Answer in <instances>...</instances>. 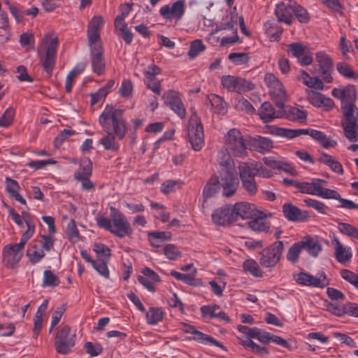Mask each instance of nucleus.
<instances>
[{
	"label": "nucleus",
	"instance_id": "1",
	"mask_svg": "<svg viewBox=\"0 0 358 358\" xmlns=\"http://www.w3.org/2000/svg\"><path fill=\"white\" fill-rule=\"evenodd\" d=\"M99 122L108 134L103 137L100 143L107 150L115 152L119 144L115 137L110 133L112 130L117 138L122 139L126 134L127 128L122 117V112L114 110L112 107H106L99 117Z\"/></svg>",
	"mask_w": 358,
	"mask_h": 358
},
{
	"label": "nucleus",
	"instance_id": "2",
	"mask_svg": "<svg viewBox=\"0 0 358 358\" xmlns=\"http://www.w3.org/2000/svg\"><path fill=\"white\" fill-rule=\"evenodd\" d=\"M217 162L221 167L218 181L222 194L225 197L232 196L239 186L234 161L229 155L222 152L217 157Z\"/></svg>",
	"mask_w": 358,
	"mask_h": 358
},
{
	"label": "nucleus",
	"instance_id": "3",
	"mask_svg": "<svg viewBox=\"0 0 358 358\" xmlns=\"http://www.w3.org/2000/svg\"><path fill=\"white\" fill-rule=\"evenodd\" d=\"M110 220L103 216L97 217V224L117 237L131 236L133 230L126 217L114 207H110Z\"/></svg>",
	"mask_w": 358,
	"mask_h": 358
},
{
	"label": "nucleus",
	"instance_id": "4",
	"mask_svg": "<svg viewBox=\"0 0 358 358\" xmlns=\"http://www.w3.org/2000/svg\"><path fill=\"white\" fill-rule=\"evenodd\" d=\"M238 18V15L236 13H231L226 16L220 25L211 31L210 35L220 33L221 46L229 47L241 42L236 28Z\"/></svg>",
	"mask_w": 358,
	"mask_h": 358
},
{
	"label": "nucleus",
	"instance_id": "5",
	"mask_svg": "<svg viewBox=\"0 0 358 358\" xmlns=\"http://www.w3.org/2000/svg\"><path fill=\"white\" fill-rule=\"evenodd\" d=\"M224 150L219 152L218 155L224 152L232 159L231 157H242L247 154L245 139L237 129H231L226 133L224 137Z\"/></svg>",
	"mask_w": 358,
	"mask_h": 358
},
{
	"label": "nucleus",
	"instance_id": "6",
	"mask_svg": "<svg viewBox=\"0 0 358 358\" xmlns=\"http://www.w3.org/2000/svg\"><path fill=\"white\" fill-rule=\"evenodd\" d=\"M54 240L50 236L41 235L37 236L27 250V257L33 264L38 263L48 252L53 248Z\"/></svg>",
	"mask_w": 358,
	"mask_h": 358
},
{
	"label": "nucleus",
	"instance_id": "7",
	"mask_svg": "<svg viewBox=\"0 0 358 358\" xmlns=\"http://www.w3.org/2000/svg\"><path fill=\"white\" fill-rule=\"evenodd\" d=\"M58 45L57 38L45 36L41 42L38 54L43 69L50 76L55 64L56 51Z\"/></svg>",
	"mask_w": 358,
	"mask_h": 358
},
{
	"label": "nucleus",
	"instance_id": "8",
	"mask_svg": "<svg viewBox=\"0 0 358 358\" xmlns=\"http://www.w3.org/2000/svg\"><path fill=\"white\" fill-rule=\"evenodd\" d=\"M326 183L324 180L314 178L310 182L301 181L299 192L310 195L317 196L323 199H338V192L322 186Z\"/></svg>",
	"mask_w": 358,
	"mask_h": 358
},
{
	"label": "nucleus",
	"instance_id": "9",
	"mask_svg": "<svg viewBox=\"0 0 358 358\" xmlns=\"http://www.w3.org/2000/svg\"><path fill=\"white\" fill-rule=\"evenodd\" d=\"M264 83L268 89V93L276 106L282 108L284 102L287 100L288 95L282 83L272 73H266Z\"/></svg>",
	"mask_w": 358,
	"mask_h": 358
},
{
	"label": "nucleus",
	"instance_id": "10",
	"mask_svg": "<svg viewBox=\"0 0 358 358\" xmlns=\"http://www.w3.org/2000/svg\"><path fill=\"white\" fill-rule=\"evenodd\" d=\"M187 135L192 149L195 151L201 150L204 145L203 129L200 118L195 113L189 117Z\"/></svg>",
	"mask_w": 358,
	"mask_h": 358
},
{
	"label": "nucleus",
	"instance_id": "11",
	"mask_svg": "<svg viewBox=\"0 0 358 358\" xmlns=\"http://www.w3.org/2000/svg\"><path fill=\"white\" fill-rule=\"evenodd\" d=\"M24 246L20 243L7 244L2 248L1 262L3 266L8 269L17 267L23 257Z\"/></svg>",
	"mask_w": 358,
	"mask_h": 358
},
{
	"label": "nucleus",
	"instance_id": "12",
	"mask_svg": "<svg viewBox=\"0 0 358 358\" xmlns=\"http://www.w3.org/2000/svg\"><path fill=\"white\" fill-rule=\"evenodd\" d=\"M284 246L282 241H276L269 248L264 249L259 259L260 264L266 268L274 266L280 260Z\"/></svg>",
	"mask_w": 358,
	"mask_h": 358
},
{
	"label": "nucleus",
	"instance_id": "13",
	"mask_svg": "<svg viewBox=\"0 0 358 358\" xmlns=\"http://www.w3.org/2000/svg\"><path fill=\"white\" fill-rule=\"evenodd\" d=\"M221 84L230 92H242L251 90L254 85L249 81L234 76L226 75L221 78Z\"/></svg>",
	"mask_w": 358,
	"mask_h": 358
},
{
	"label": "nucleus",
	"instance_id": "14",
	"mask_svg": "<svg viewBox=\"0 0 358 358\" xmlns=\"http://www.w3.org/2000/svg\"><path fill=\"white\" fill-rule=\"evenodd\" d=\"M234 222L239 218L242 220L252 219L259 215V211L252 203L241 201L231 206Z\"/></svg>",
	"mask_w": 358,
	"mask_h": 358
},
{
	"label": "nucleus",
	"instance_id": "15",
	"mask_svg": "<svg viewBox=\"0 0 358 358\" xmlns=\"http://www.w3.org/2000/svg\"><path fill=\"white\" fill-rule=\"evenodd\" d=\"M90 47L92 71L99 76L103 75L106 69V62L103 56V45H90Z\"/></svg>",
	"mask_w": 358,
	"mask_h": 358
},
{
	"label": "nucleus",
	"instance_id": "16",
	"mask_svg": "<svg viewBox=\"0 0 358 358\" xmlns=\"http://www.w3.org/2000/svg\"><path fill=\"white\" fill-rule=\"evenodd\" d=\"M185 6L184 1L178 0L171 5H164L159 9V14L164 19L169 20H180L185 14Z\"/></svg>",
	"mask_w": 358,
	"mask_h": 358
},
{
	"label": "nucleus",
	"instance_id": "17",
	"mask_svg": "<svg viewBox=\"0 0 358 358\" xmlns=\"http://www.w3.org/2000/svg\"><path fill=\"white\" fill-rule=\"evenodd\" d=\"M103 24V18L101 15L94 16L88 23L87 40L89 45L102 44L100 30Z\"/></svg>",
	"mask_w": 358,
	"mask_h": 358
},
{
	"label": "nucleus",
	"instance_id": "18",
	"mask_svg": "<svg viewBox=\"0 0 358 358\" xmlns=\"http://www.w3.org/2000/svg\"><path fill=\"white\" fill-rule=\"evenodd\" d=\"M238 169L242 185L245 189L250 194H255L257 192V187L254 179L255 173H252L251 167L245 163H241Z\"/></svg>",
	"mask_w": 358,
	"mask_h": 358
},
{
	"label": "nucleus",
	"instance_id": "19",
	"mask_svg": "<svg viewBox=\"0 0 358 358\" xmlns=\"http://www.w3.org/2000/svg\"><path fill=\"white\" fill-rule=\"evenodd\" d=\"M336 259L341 264L350 262L352 257L350 247L344 245L338 238L334 237L331 240Z\"/></svg>",
	"mask_w": 358,
	"mask_h": 358
},
{
	"label": "nucleus",
	"instance_id": "20",
	"mask_svg": "<svg viewBox=\"0 0 358 358\" xmlns=\"http://www.w3.org/2000/svg\"><path fill=\"white\" fill-rule=\"evenodd\" d=\"M316 62L320 67L323 80L326 83H330L332 78L330 75L334 69V63L331 58L324 52H319L315 55Z\"/></svg>",
	"mask_w": 358,
	"mask_h": 358
},
{
	"label": "nucleus",
	"instance_id": "21",
	"mask_svg": "<svg viewBox=\"0 0 358 358\" xmlns=\"http://www.w3.org/2000/svg\"><path fill=\"white\" fill-rule=\"evenodd\" d=\"M305 92L308 101L313 106L325 110L333 108L334 103L330 98L326 97L321 93L310 89L306 90Z\"/></svg>",
	"mask_w": 358,
	"mask_h": 358
},
{
	"label": "nucleus",
	"instance_id": "22",
	"mask_svg": "<svg viewBox=\"0 0 358 358\" xmlns=\"http://www.w3.org/2000/svg\"><path fill=\"white\" fill-rule=\"evenodd\" d=\"M163 99L165 103L169 105L178 116L180 117H184L185 116V109L178 92L174 91H168L164 94Z\"/></svg>",
	"mask_w": 358,
	"mask_h": 358
},
{
	"label": "nucleus",
	"instance_id": "23",
	"mask_svg": "<svg viewBox=\"0 0 358 358\" xmlns=\"http://www.w3.org/2000/svg\"><path fill=\"white\" fill-rule=\"evenodd\" d=\"M212 220L219 225H225L234 222L231 206L225 205L215 210L212 214Z\"/></svg>",
	"mask_w": 358,
	"mask_h": 358
},
{
	"label": "nucleus",
	"instance_id": "24",
	"mask_svg": "<svg viewBox=\"0 0 358 358\" xmlns=\"http://www.w3.org/2000/svg\"><path fill=\"white\" fill-rule=\"evenodd\" d=\"M294 280L300 285L322 287L326 285L325 275L322 273L318 277L309 275L306 273L296 274Z\"/></svg>",
	"mask_w": 358,
	"mask_h": 358
},
{
	"label": "nucleus",
	"instance_id": "25",
	"mask_svg": "<svg viewBox=\"0 0 358 358\" xmlns=\"http://www.w3.org/2000/svg\"><path fill=\"white\" fill-rule=\"evenodd\" d=\"M295 9V4L291 5L281 2L276 6L275 15L278 21L287 24H291L294 20L293 15Z\"/></svg>",
	"mask_w": 358,
	"mask_h": 358
},
{
	"label": "nucleus",
	"instance_id": "26",
	"mask_svg": "<svg viewBox=\"0 0 358 358\" xmlns=\"http://www.w3.org/2000/svg\"><path fill=\"white\" fill-rule=\"evenodd\" d=\"M138 282L149 291L155 290V285L159 281V275L152 269L144 268L141 274L137 277Z\"/></svg>",
	"mask_w": 358,
	"mask_h": 358
},
{
	"label": "nucleus",
	"instance_id": "27",
	"mask_svg": "<svg viewBox=\"0 0 358 358\" xmlns=\"http://www.w3.org/2000/svg\"><path fill=\"white\" fill-rule=\"evenodd\" d=\"M332 95L341 99V106L344 103H355L356 99V90L353 85H348L344 88H336L332 90Z\"/></svg>",
	"mask_w": 358,
	"mask_h": 358
},
{
	"label": "nucleus",
	"instance_id": "28",
	"mask_svg": "<svg viewBox=\"0 0 358 358\" xmlns=\"http://www.w3.org/2000/svg\"><path fill=\"white\" fill-rule=\"evenodd\" d=\"M297 80L301 82L308 89H315L322 90L324 88L323 78L320 79L317 76H310L306 71L301 69L297 76Z\"/></svg>",
	"mask_w": 358,
	"mask_h": 358
},
{
	"label": "nucleus",
	"instance_id": "29",
	"mask_svg": "<svg viewBox=\"0 0 358 358\" xmlns=\"http://www.w3.org/2000/svg\"><path fill=\"white\" fill-rule=\"evenodd\" d=\"M284 215L292 221H304L308 217V213L306 211H302L296 206L290 203H285L282 206Z\"/></svg>",
	"mask_w": 358,
	"mask_h": 358
},
{
	"label": "nucleus",
	"instance_id": "30",
	"mask_svg": "<svg viewBox=\"0 0 358 358\" xmlns=\"http://www.w3.org/2000/svg\"><path fill=\"white\" fill-rule=\"evenodd\" d=\"M179 328L184 332L187 334H190L194 335L193 338L198 342L204 343H211L215 345H219L217 341L214 340L213 338L207 336L206 334H203L201 331H197L195 327L192 325H190L187 323L181 322L179 324Z\"/></svg>",
	"mask_w": 358,
	"mask_h": 358
},
{
	"label": "nucleus",
	"instance_id": "31",
	"mask_svg": "<svg viewBox=\"0 0 358 358\" xmlns=\"http://www.w3.org/2000/svg\"><path fill=\"white\" fill-rule=\"evenodd\" d=\"M249 146L250 150L260 153H266L272 149L273 143L267 138L257 136L250 139Z\"/></svg>",
	"mask_w": 358,
	"mask_h": 358
},
{
	"label": "nucleus",
	"instance_id": "32",
	"mask_svg": "<svg viewBox=\"0 0 358 358\" xmlns=\"http://www.w3.org/2000/svg\"><path fill=\"white\" fill-rule=\"evenodd\" d=\"M341 108L344 116L342 124L358 125V108L355 103H344Z\"/></svg>",
	"mask_w": 358,
	"mask_h": 358
},
{
	"label": "nucleus",
	"instance_id": "33",
	"mask_svg": "<svg viewBox=\"0 0 358 358\" xmlns=\"http://www.w3.org/2000/svg\"><path fill=\"white\" fill-rule=\"evenodd\" d=\"M48 308V301L45 300L38 307L34 319V334L37 337L46 320V310Z\"/></svg>",
	"mask_w": 358,
	"mask_h": 358
},
{
	"label": "nucleus",
	"instance_id": "34",
	"mask_svg": "<svg viewBox=\"0 0 358 358\" xmlns=\"http://www.w3.org/2000/svg\"><path fill=\"white\" fill-rule=\"evenodd\" d=\"M6 182V189L9 194L10 197L15 199L16 201L20 202L23 205H26L25 199L20 195L19 191L20 189V187L18 182L11 179L8 177L5 179Z\"/></svg>",
	"mask_w": 358,
	"mask_h": 358
},
{
	"label": "nucleus",
	"instance_id": "35",
	"mask_svg": "<svg viewBox=\"0 0 358 358\" xmlns=\"http://www.w3.org/2000/svg\"><path fill=\"white\" fill-rule=\"evenodd\" d=\"M259 115L264 122H271L275 118L281 117L282 115L281 112L275 111L272 105L268 102H264L262 105Z\"/></svg>",
	"mask_w": 358,
	"mask_h": 358
},
{
	"label": "nucleus",
	"instance_id": "36",
	"mask_svg": "<svg viewBox=\"0 0 358 358\" xmlns=\"http://www.w3.org/2000/svg\"><path fill=\"white\" fill-rule=\"evenodd\" d=\"M148 238L152 247L159 248L166 241L171 239V234L169 231H154L148 234Z\"/></svg>",
	"mask_w": 358,
	"mask_h": 358
},
{
	"label": "nucleus",
	"instance_id": "37",
	"mask_svg": "<svg viewBox=\"0 0 358 358\" xmlns=\"http://www.w3.org/2000/svg\"><path fill=\"white\" fill-rule=\"evenodd\" d=\"M202 316L212 319L214 317H218L221 320H228V317L226 314L220 310L218 306H205L201 308Z\"/></svg>",
	"mask_w": 358,
	"mask_h": 358
},
{
	"label": "nucleus",
	"instance_id": "38",
	"mask_svg": "<svg viewBox=\"0 0 358 358\" xmlns=\"http://www.w3.org/2000/svg\"><path fill=\"white\" fill-rule=\"evenodd\" d=\"M115 81L113 80H110L104 87L100 88L95 93L92 94L91 104L95 105L103 102L107 94L109 93L110 90L113 87Z\"/></svg>",
	"mask_w": 358,
	"mask_h": 358
},
{
	"label": "nucleus",
	"instance_id": "39",
	"mask_svg": "<svg viewBox=\"0 0 358 358\" xmlns=\"http://www.w3.org/2000/svg\"><path fill=\"white\" fill-rule=\"evenodd\" d=\"M220 189L218 177H212L205 185L203 190V198L205 201L207 199L214 196Z\"/></svg>",
	"mask_w": 358,
	"mask_h": 358
},
{
	"label": "nucleus",
	"instance_id": "40",
	"mask_svg": "<svg viewBox=\"0 0 358 358\" xmlns=\"http://www.w3.org/2000/svg\"><path fill=\"white\" fill-rule=\"evenodd\" d=\"M301 242L303 248L306 249L308 253L314 257H316L321 251V245L317 240L309 236L305 237Z\"/></svg>",
	"mask_w": 358,
	"mask_h": 358
},
{
	"label": "nucleus",
	"instance_id": "41",
	"mask_svg": "<svg viewBox=\"0 0 358 358\" xmlns=\"http://www.w3.org/2000/svg\"><path fill=\"white\" fill-rule=\"evenodd\" d=\"M338 231L350 238L358 240V228L346 222H339L337 225Z\"/></svg>",
	"mask_w": 358,
	"mask_h": 358
},
{
	"label": "nucleus",
	"instance_id": "42",
	"mask_svg": "<svg viewBox=\"0 0 358 358\" xmlns=\"http://www.w3.org/2000/svg\"><path fill=\"white\" fill-rule=\"evenodd\" d=\"M67 331L64 327L56 336L55 346L56 350L59 353L65 355L67 353Z\"/></svg>",
	"mask_w": 358,
	"mask_h": 358
},
{
	"label": "nucleus",
	"instance_id": "43",
	"mask_svg": "<svg viewBox=\"0 0 358 358\" xmlns=\"http://www.w3.org/2000/svg\"><path fill=\"white\" fill-rule=\"evenodd\" d=\"M248 225L255 231L262 232L267 231L269 229L268 222L258 215L252 218L248 222Z\"/></svg>",
	"mask_w": 358,
	"mask_h": 358
},
{
	"label": "nucleus",
	"instance_id": "44",
	"mask_svg": "<svg viewBox=\"0 0 358 358\" xmlns=\"http://www.w3.org/2000/svg\"><path fill=\"white\" fill-rule=\"evenodd\" d=\"M24 219L26 220L27 229L22 233L19 242L23 246H25L27 242L33 236L35 232V224L32 222L31 217L26 215Z\"/></svg>",
	"mask_w": 358,
	"mask_h": 358
},
{
	"label": "nucleus",
	"instance_id": "45",
	"mask_svg": "<svg viewBox=\"0 0 358 358\" xmlns=\"http://www.w3.org/2000/svg\"><path fill=\"white\" fill-rule=\"evenodd\" d=\"M269 133L274 136L291 139L295 138L296 134H299L300 131H296V129H289L272 126L269 128Z\"/></svg>",
	"mask_w": 358,
	"mask_h": 358
},
{
	"label": "nucleus",
	"instance_id": "46",
	"mask_svg": "<svg viewBox=\"0 0 358 358\" xmlns=\"http://www.w3.org/2000/svg\"><path fill=\"white\" fill-rule=\"evenodd\" d=\"M93 250L96 253L97 257L102 261L109 259L111 256L110 249L106 245L101 243H94Z\"/></svg>",
	"mask_w": 358,
	"mask_h": 358
},
{
	"label": "nucleus",
	"instance_id": "47",
	"mask_svg": "<svg viewBox=\"0 0 358 358\" xmlns=\"http://www.w3.org/2000/svg\"><path fill=\"white\" fill-rule=\"evenodd\" d=\"M164 313L159 308H150L146 314L147 322L149 324H155L162 320Z\"/></svg>",
	"mask_w": 358,
	"mask_h": 358
},
{
	"label": "nucleus",
	"instance_id": "48",
	"mask_svg": "<svg viewBox=\"0 0 358 358\" xmlns=\"http://www.w3.org/2000/svg\"><path fill=\"white\" fill-rule=\"evenodd\" d=\"M303 249V248L301 241L294 243L287 251L286 256L287 259L292 264L296 263Z\"/></svg>",
	"mask_w": 358,
	"mask_h": 358
},
{
	"label": "nucleus",
	"instance_id": "49",
	"mask_svg": "<svg viewBox=\"0 0 358 358\" xmlns=\"http://www.w3.org/2000/svg\"><path fill=\"white\" fill-rule=\"evenodd\" d=\"M243 269L245 272L250 273L255 277H262V271L258 264L253 259H247L243 262Z\"/></svg>",
	"mask_w": 358,
	"mask_h": 358
},
{
	"label": "nucleus",
	"instance_id": "50",
	"mask_svg": "<svg viewBox=\"0 0 358 358\" xmlns=\"http://www.w3.org/2000/svg\"><path fill=\"white\" fill-rule=\"evenodd\" d=\"M345 136L351 142L358 141V125L342 124Z\"/></svg>",
	"mask_w": 358,
	"mask_h": 358
},
{
	"label": "nucleus",
	"instance_id": "51",
	"mask_svg": "<svg viewBox=\"0 0 358 358\" xmlns=\"http://www.w3.org/2000/svg\"><path fill=\"white\" fill-rule=\"evenodd\" d=\"M213 108L215 112L224 114L227 111V106L224 100L219 96L212 94L209 97Z\"/></svg>",
	"mask_w": 358,
	"mask_h": 358
},
{
	"label": "nucleus",
	"instance_id": "52",
	"mask_svg": "<svg viewBox=\"0 0 358 358\" xmlns=\"http://www.w3.org/2000/svg\"><path fill=\"white\" fill-rule=\"evenodd\" d=\"M8 215L20 229H23L24 227V224H26V220L24 219L25 216L27 215V217H31V215L29 213L23 212L22 215H20L11 208H8Z\"/></svg>",
	"mask_w": 358,
	"mask_h": 358
},
{
	"label": "nucleus",
	"instance_id": "53",
	"mask_svg": "<svg viewBox=\"0 0 358 358\" xmlns=\"http://www.w3.org/2000/svg\"><path fill=\"white\" fill-rule=\"evenodd\" d=\"M59 284V279L57 275H56L53 272L50 270H45L43 273V287H56Z\"/></svg>",
	"mask_w": 358,
	"mask_h": 358
},
{
	"label": "nucleus",
	"instance_id": "54",
	"mask_svg": "<svg viewBox=\"0 0 358 358\" xmlns=\"http://www.w3.org/2000/svg\"><path fill=\"white\" fill-rule=\"evenodd\" d=\"M326 309L330 313L341 317L346 314L347 303L345 304H338L336 303H329L326 306Z\"/></svg>",
	"mask_w": 358,
	"mask_h": 358
},
{
	"label": "nucleus",
	"instance_id": "55",
	"mask_svg": "<svg viewBox=\"0 0 358 358\" xmlns=\"http://www.w3.org/2000/svg\"><path fill=\"white\" fill-rule=\"evenodd\" d=\"M170 274L178 280H181L187 285H196L199 284L198 280L194 278V275L192 274H184L176 271H171Z\"/></svg>",
	"mask_w": 358,
	"mask_h": 358
},
{
	"label": "nucleus",
	"instance_id": "56",
	"mask_svg": "<svg viewBox=\"0 0 358 358\" xmlns=\"http://www.w3.org/2000/svg\"><path fill=\"white\" fill-rule=\"evenodd\" d=\"M240 343L245 348H250L252 352L257 354H268V351L264 348L254 343L251 339H241L238 338Z\"/></svg>",
	"mask_w": 358,
	"mask_h": 358
},
{
	"label": "nucleus",
	"instance_id": "57",
	"mask_svg": "<svg viewBox=\"0 0 358 358\" xmlns=\"http://www.w3.org/2000/svg\"><path fill=\"white\" fill-rule=\"evenodd\" d=\"M288 117L293 121L303 122L306 120L307 114L302 108L294 107L289 110Z\"/></svg>",
	"mask_w": 358,
	"mask_h": 358
},
{
	"label": "nucleus",
	"instance_id": "58",
	"mask_svg": "<svg viewBox=\"0 0 358 358\" xmlns=\"http://www.w3.org/2000/svg\"><path fill=\"white\" fill-rule=\"evenodd\" d=\"M15 117V110L12 108H7L3 115L0 117V127H9Z\"/></svg>",
	"mask_w": 358,
	"mask_h": 358
},
{
	"label": "nucleus",
	"instance_id": "59",
	"mask_svg": "<svg viewBox=\"0 0 358 358\" xmlns=\"http://www.w3.org/2000/svg\"><path fill=\"white\" fill-rule=\"evenodd\" d=\"M90 176H82V173L80 172V170H78L75 174L74 178L75 179L81 182L82 188L85 191H91L94 189V184L89 179Z\"/></svg>",
	"mask_w": 358,
	"mask_h": 358
},
{
	"label": "nucleus",
	"instance_id": "60",
	"mask_svg": "<svg viewBox=\"0 0 358 358\" xmlns=\"http://www.w3.org/2000/svg\"><path fill=\"white\" fill-rule=\"evenodd\" d=\"M134 85L131 80H124L119 89L120 94L125 99H131L133 95Z\"/></svg>",
	"mask_w": 358,
	"mask_h": 358
},
{
	"label": "nucleus",
	"instance_id": "61",
	"mask_svg": "<svg viewBox=\"0 0 358 358\" xmlns=\"http://www.w3.org/2000/svg\"><path fill=\"white\" fill-rule=\"evenodd\" d=\"M303 203L308 207H310L316 210L318 213L325 214L327 212V206L324 203L310 198L303 199Z\"/></svg>",
	"mask_w": 358,
	"mask_h": 358
},
{
	"label": "nucleus",
	"instance_id": "62",
	"mask_svg": "<svg viewBox=\"0 0 358 358\" xmlns=\"http://www.w3.org/2000/svg\"><path fill=\"white\" fill-rule=\"evenodd\" d=\"M150 206L152 209L156 210V217L162 222H166L169 219V213L166 210L164 206L158 203L152 202Z\"/></svg>",
	"mask_w": 358,
	"mask_h": 358
},
{
	"label": "nucleus",
	"instance_id": "63",
	"mask_svg": "<svg viewBox=\"0 0 358 358\" xmlns=\"http://www.w3.org/2000/svg\"><path fill=\"white\" fill-rule=\"evenodd\" d=\"M251 167V169H253L252 173H255V175L259 176L262 178H268L273 176V172L263 167L262 165H259L257 163H252L250 166Z\"/></svg>",
	"mask_w": 358,
	"mask_h": 358
},
{
	"label": "nucleus",
	"instance_id": "64",
	"mask_svg": "<svg viewBox=\"0 0 358 358\" xmlns=\"http://www.w3.org/2000/svg\"><path fill=\"white\" fill-rule=\"evenodd\" d=\"M205 45L200 40H195L192 42L188 52V55L190 58H195L199 53L205 50Z\"/></svg>",
	"mask_w": 358,
	"mask_h": 358
}]
</instances>
